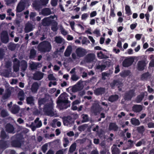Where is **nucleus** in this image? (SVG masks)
I'll return each mask as SVG.
<instances>
[{"label": "nucleus", "mask_w": 154, "mask_h": 154, "mask_svg": "<svg viewBox=\"0 0 154 154\" xmlns=\"http://www.w3.org/2000/svg\"><path fill=\"white\" fill-rule=\"evenodd\" d=\"M51 45L48 41H44L41 42L38 45V49L41 53L50 52L51 50Z\"/></svg>", "instance_id": "nucleus-1"}, {"label": "nucleus", "mask_w": 154, "mask_h": 154, "mask_svg": "<svg viewBox=\"0 0 154 154\" xmlns=\"http://www.w3.org/2000/svg\"><path fill=\"white\" fill-rule=\"evenodd\" d=\"M64 95L62 94L58 97L57 103L61 109H65L70 106L69 101L67 100H64Z\"/></svg>", "instance_id": "nucleus-2"}, {"label": "nucleus", "mask_w": 154, "mask_h": 154, "mask_svg": "<svg viewBox=\"0 0 154 154\" xmlns=\"http://www.w3.org/2000/svg\"><path fill=\"white\" fill-rule=\"evenodd\" d=\"M23 138V136L20 134H16L11 138V144H22Z\"/></svg>", "instance_id": "nucleus-3"}, {"label": "nucleus", "mask_w": 154, "mask_h": 154, "mask_svg": "<svg viewBox=\"0 0 154 154\" xmlns=\"http://www.w3.org/2000/svg\"><path fill=\"white\" fill-rule=\"evenodd\" d=\"M62 120L63 125L65 126H71L74 123L73 119L70 116L63 117L62 118Z\"/></svg>", "instance_id": "nucleus-4"}, {"label": "nucleus", "mask_w": 154, "mask_h": 154, "mask_svg": "<svg viewBox=\"0 0 154 154\" xmlns=\"http://www.w3.org/2000/svg\"><path fill=\"white\" fill-rule=\"evenodd\" d=\"M135 91L134 89H132L126 92L123 97L125 100H131L132 98L135 96Z\"/></svg>", "instance_id": "nucleus-5"}, {"label": "nucleus", "mask_w": 154, "mask_h": 154, "mask_svg": "<svg viewBox=\"0 0 154 154\" xmlns=\"http://www.w3.org/2000/svg\"><path fill=\"white\" fill-rule=\"evenodd\" d=\"M91 111L95 116L99 114L100 112V106L97 103H94L91 108Z\"/></svg>", "instance_id": "nucleus-6"}, {"label": "nucleus", "mask_w": 154, "mask_h": 154, "mask_svg": "<svg viewBox=\"0 0 154 154\" xmlns=\"http://www.w3.org/2000/svg\"><path fill=\"white\" fill-rule=\"evenodd\" d=\"M0 37L1 42L3 43H7L9 42V36L6 31L4 30L2 31Z\"/></svg>", "instance_id": "nucleus-7"}, {"label": "nucleus", "mask_w": 154, "mask_h": 154, "mask_svg": "<svg viewBox=\"0 0 154 154\" xmlns=\"http://www.w3.org/2000/svg\"><path fill=\"white\" fill-rule=\"evenodd\" d=\"M134 62V58L132 57L125 59L122 63L124 67H128L131 66Z\"/></svg>", "instance_id": "nucleus-8"}, {"label": "nucleus", "mask_w": 154, "mask_h": 154, "mask_svg": "<svg viewBox=\"0 0 154 154\" xmlns=\"http://www.w3.org/2000/svg\"><path fill=\"white\" fill-rule=\"evenodd\" d=\"M53 109V106L51 104L45 105L43 109L44 111L48 115L54 114V112L52 110Z\"/></svg>", "instance_id": "nucleus-9"}, {"label": "nucleus", "mask_w": 154, "mask_h": 154, "mask_svg": "<svg viewBox=\"0 0 154 154\" xmlns=\"http://www.w3.org/2000/svg\"><path fill=\"white\" fill-rule=\"evenodd\" d=\"M75 52L77 56L79 57H84L87 53L86 50L82 48H77Z\"/></svg>", "instance_id": "nucleus-10"}, {"label": "nucleus", "mask_w": 154, "mask_h": 154, "mask_svg": "<svg viewBox=\"0 0 154 154\" xmlns=\"http://www.w3.org/2000/svg\"><path fill=\"white\" fill-rule=\"evenodd\" d=\"M83 87L81 85V83L79 81L77 83L74 85L72 88L71 91L73 92H76L81 91L83 89Z\"/></svg>", "instance_id": "nucleus-11"}, {"label": "nucleus", "mask_w": 154, "mask_h": 154, "mask_svg": "<svg viewBox=\"0 0 154 154\" xmlns=\"http://www.w3.org/2000/svg\"><path fill=\"white\" fill-rule=\"evenodd\" d=\"M44 75V73L41 72L36 71L33 74V79L35 80H40L43 78Z\"/></svg>", "instance_id": "nucleus-12"}, {"label": "nucleus", "mask_w": 154, "mask_h": 154, "mask_svg": "<svg viewBox=\"0 0 154 154\" xmlns=\"http://www.w3.org/2000/svg\"><path fill=\"white\" fill-rule=\"evenodd\" d=\"M105 92V89L104 88L100 87L96 88L94 91V94L97 96L102 95Z\"/></svg>", "instance_id": "nucleus-13"}, {"label": "nucleus", "mask_w": 154, "mask_h": 154, "mask_svg": "<svg viewBox=\"0 0 154 154\" xmlns=\"http://www.w3.org/2000/svg\"><path fill=\"white\" fill-rule=\"evenodd\" d=\"M5 131L8 133H14V128L13 126L11 124L7 123L5 126Z\"/></svg>", "instance_id": "nucleus-14"}, {"label": "nucleus", "mask_w": 154, "mask_h": 154, "mask_svg": "<svg viewBox=\"0 0 154 154\" xmlns=\"http://www.w3.org/2000/svg\"><path fill=\"white\" fill-rule=\"evenodd\" d=\"M25 3L23 2H20L18 4L16 8V12H22L25 8Z\"/></svg>", "instance_id": "nucleus-15"}, {"label": "nucleus", "mask_w": 154, "mask_h": 154, "mask_svg": "<svg viewBox=\"0 0 154 154\" xmlns=\"http://www.w3.org/2000/svg\"><path fill=\"white\" fill-rule=\"evenodd\" d=\"M143 109V106L141 105L134 104L132 107L133 111L136 113H139Z\"/></svg>", "instance_id": "nucleus-16"}, {"label": "nucleus", "mask_w": 154, "mask_h": 154, "mask_svg": "<svg viewBox=\"0 0 154 154\" xmlns=\"http://www.w3.org/2000/svg\"><path fill=\"white\" fill-rule=\"evenodd\" d=\"M23 145H0V154H1L3 151L6 148L11 147L10 146L15 147L21 148Z\"/></svg>", "instance_id": "nucleus-17"}, {"label": "nucleus", "mask_w": 154, "mask_h": 154, "mask_svg": "<svg viewBox=\"0 0 154 154\" xmlns=\"http://www.w3.org/2000/svg\"><path fill=\"white\" fill-rule=\"evenodd\" d=\"M145 95H147V93L146 92L140 93V95L137 97L135 100L136 102L138 103H140L143 100Z\"/></svg>", "instance_id": "nucleus-18"}, {"label": "nucleus", "mask_w": 154, "mask_h": 154, "mask_svg": "<svg viewBox=\"0 0 154 154\" xmlns=\"http://www.w3.org/2000/svg\"><path fill=\"white\" fill-rule=\"evenodd\" d=\"M52 22V20H51L49 17H46L42 20V23L44 26H49L51 24Z\"/></svg>", "instance_id": "nucleus-19"}, {"label": "nucleus", "mask_w": 154, "mask_h": 154, "mask_svg": "<svg viewBox=\"0 0 154 154\" xmlns=\"http://www.w3.org/2000/svg\"><path fill=\"white\" fill-rule=\"evenodd\" d=\"M137 69L139 71H143L144 69L145 66V63L143 60H141L138 61L137 64Z\"/></svg>", "instance_id": "nucleus-20"}, {"label": "nucleus", "mask_w": 154, "mask_h": 154, "mask_svg": "<svg viewBox=\"0 0 154 154\" xmlns=\"http://www.w3.org/2000/svg\"><path fill=\"white\" fill-rule=\"evenodd\" d=\"M20 109V108L19 106L16 104L13 105L10 109L11 112L14 114H16L18 113Z\"/></svg>", "instance_id": "nucleus-21"}, {"label": "nucleus", "mask_w": 154, "mask_h": 154, "mask_svg": "<svg viewBox=\"0 0 154 154\" xmlns=\"http://www.w3.org/2000/svg\"><path fill=\"white\" fill-rule=\"evenodd\" d=\"M33 30L32 24L30 23H27L25 25L24 29L25 32L26 33H28L32 31Z\"/></svg>", "instance_id": "nucleus-22"}, {"label": "nucleus", "mask_w": 154, "mask_h": 154, "mask_svg": "<svg viewBox=\"0 0 154 154\" xmlns=\"http://www.w3.org/2000/svg\"><path fill=\"white\" fill-rule=\"evenodd\" d=\"M33 7L36 10H39L42 7V5L40 2L38 1H35L32 3Z\"/></svg>", "instance_id": "nucleus-23"}, {"label": "nucleus", "mask_w": 154, "mask_h": 154, "mask_svg": "<svg viewBox=\"0 0 154 154\" xmlns=\"http://www.w3.org/2000/svg\"><path fill=\"white\" fill-rule=\"evenodd\" d=\"M41 13L44 16H47L51 14V9L48 8H45L43 9L42 10Z\"/></svg>", "instance_id": "nucleus-24"}, {"label": "nucleus", "mask_w": 154, "mask_h": 154, "mask_svg": "<svg viewBox=\"0 0 154 154\" xmlns=\"http://www.w3.org/2000/svg\"><path fill=\"white\" fill-rule=\"evenodd\" d=\"M39 86L37 82H34L32 85L31 90L33 93H35L37 92L39 88Z\"/></svg>", "instance_id": "nucleus-25"}, {"label": "nucleus", "mask_w": 154, "mask_h": 154, "mask_svg": "<svg viewBox=\"0 0 154 154\" xmlns=\"http://www.w3.org/2000/svg\"><path fill=\"white\" fill-rule=\"evenodd\" d=\"M95 58L94 54L92 53L88 54L86 57L85 59L87 62H91L93 61Z\"/></svg>", "instance_id": "nucleus-26"}, {"label": "nucleus", "mask_w": 154, "mask_h": 154, "mask_svg": "<svg viewBox=\"0 0 154 154\" xmlns=\"http://www.w3.org/2000/svg\"><path fill=\"white\" fill-rule=\"evenodd\" d=\"M51 25V30L54 32H56L58 29L57 27V23L54 20H52Z\"/></svg>", "instance_id": "nucleus-27"}, {"label": "nucleus", "mask_w": 154, "mask_h": 154, "mask_svg": "<svg viewBox=\"0 0 154 154\" xmlns=\"http://www.w3.org/2000/svg\"><path fill=\"white\" fill-rule=\"evenodd\" d=\"M11 94V90L8 88L6 89L5 93L2 96V98L3 100H6L9 98Z\"/></svg>", "instance_id": "nucleus-28"}, {"label": "nucleus", "mask_w": 154, "mask_h": 154, "mask_svg": "<svg viewBox=\"0 0 154 154\" xmlns=\"http://www.w3.org/2000/svg\"><path fill=\"white\" fill-rule=\"evenodd\" d=\"M121 145H113V146H115L114 148L112 147V154H120V150L119 148L116 147L118 146V147H120Z\"/></svg>", "instance_id": "nucleus-29"}, {"label": "nucleus", "mask_w": 154, "mask_h": 154, "mask_svg": "<svg viewBox=\"0 0 154 154\" xmlns=\"http://www.w3.org/2000/svg\"><path fill=\"white\" fill-rule=\"evenodd\" d=\"M27 62L25 60H22L21 62V69L23 72L25 71L27 68Z\"/></svg>", "instance_id": "nucleus-30"}, {"label": "nucleus", "mask_w": 154, "mask_h": 154, "mask_svg": "<svg viewBox=\"0 0 154 154\" xmlns=\"http://www.w3.org/2000/svg\"><path fill=\"white\" fill-rule=\"evenodd\" d=\"M34 99L32 96H29L26 98V101L28 104H30L31 106L34 105Z\"/></svg>", "instance_id": "nucleus-31"}, {"label": "nucleus", "mask_w": 154, "mask_h": 154, "mask_svg": "<svg viewBox=\"0 0 154 154\" xmlns=\"http://www.w3.org/2000/svg\"><path fill=\"white\" fill-rule=\"evenodd\" d=\"M119 98V96L117 94L111 95L109 97L108 100L111 102H113L117 101Z\"/></svg>", "instance_id": "nucleus-32"}, {"label": "nucleus", "mask_w": 154, "mask_h": 154, "mask_svg": "<svg viewBox=\"0 0 154 154\" xmlns=\"http://www.w3.org/2000/svg\"><path fill=\"white\" fill-rule=\"evenodd\" d=\"M72 51V48L71 46H68L66 49L64 53L65 57H68L69 56Z\"/></svg>", "instance_id": "nucleus-33"}, {"label": "nucleus", "mask_w": 154, "mask_h": 154, "mask_svg": "<svg viewBox=\"0 0 154 154\" xmlns=\"http://www.w3.org/2000/svg\"><path fill=\"white\" fill-rule=\"evenodd\" d=\"M109 128L110 130H113L116 131L118 130V127L116 123H111L109 125Z\"/></svg>", "instance_id": "nucleus-34"}, {"label": "nucleus", "mask_w": 154, "mask_h": 154, "mask_svg": "<svg viewBox=\"0 0 154 154\" xmlns=\"http://www.w3.org/2000/svg\"><path fill=\"white\" fill-rule=\"evenodd\" d=\"M130 71L129 70H124L120 73V76L122 77H125L128 76L130 73Z\"/></svg>", "instance_id": "nucleus-35"}, {"label": "nucleus", "mask_w": 154, "mask_h": 154, "mask_svg": "<svg viewBox=\"0 0 154 154\" xmlns=\"http://www.w3.org/2000/svg\"><path fill=\"white\" fill-rule=\"evenodd\" d=\"M131 123L135 126L139 125L140 124L139 120L135 118H132L131 120Z\"/></svg>", "instance_id": "nucleus-36"}, {"label": "nucleus", "mask_w": 154, "mask_h": 154, "mask_svg": "<svg viewBox=\"0 0 154 154\" xmlns=\"http://www.w3.org/2000/svg\"><path fill=\"white\" fill-rule=\"evenodd\" d=\"M97 55V57L100 59H107L108 58L107 56L104 54L101 51L98 52Z\"/></svg>", "instance_id": "nucleus-37"}, {"label": "nucleus", "mask_w": 154, "mask_h": 154, "mask_svg": "<svg viewBox=\"0 0 154 154\" xmlns=\"http://www.w3.org/2000/svg\"><path fill=\"white\" fill-rule=\"evenodd\" d=\"M137 130L138 133L141 134H143L145 130L144 127L142 125L137 127Z\"/></svg>", "instance_id": "nucleus-38"}, {"label": "nucleus", "mask_w": 154, "mask_h": 154, "mask_svg": "<svg viewBox=\"0 0 154 154\" xmlns=\"http://www.w3.org/2000/svg\"><path fill=\"white\" fill-rule=\"evenodd\" d=\"M16 47V45L14 43L10 42L8 46V48L11 51H13L15 50Z\"/></svg>", "instance_id": "nucleus-39"}, {"label": "nucleus", "mask_w": 154, "mask_h": 154, "mask_svg": "<svg viewBox=\"0 0 154 154\" xmlns=\"http://www.w3.org/2000/svg\"><path fill=\"white\" fill-rule=\"evenodd\" d=\"M149 76L150 75L149 72H145L141 75V79L142 80H147Z\"/></svg>", "instance_id": "nucleus-40"}, {"label": "nucleus", "mask_w": 154, "mask_h": 154, "mask_svg": "<svg viewBox=\"0 0 154 154\" xmlns=\"http://www.w3.org/2000/svg\"><path fill=\"white\" fill-rule=\"evenodd\" d=\"M125 14L128 16H130L132 14L130 7L128 5L125 6Z\"/></svg>", "instance_id": "nucleus-41"}, {"label": "nucleus", "mask_w": 154, "mask_h": 154, "mask_svg": "<svg viewBox=\"0 0 154 154\" xmlns=\"http://www.w3.org/2000/svg\"><path fill=\"white\" fill-rule=\"evenodd\" d=\"M36 54V51L34 49H32L30 51L29 58L30 59H33L35 57Z\"/></svg>", "instance_id": "nucleus-42"}, {"label": "nucleus", "mask_w": 154, "mask_h": 154, "mask_svg": "<svg viewBox=\"0 0 154 154\" xmlns=\"http://www.w3.org/2000/svg\"><path fill=\"white\" fill-rule=\"evenodd\" d=\"M8 137V135L6 134L5 131L4 130H2L1 131V132L0 137L2 139H5L7 137Z\"/></svg>", "instance_id": "nucleus-43"}, {"label": "nucleus", "mask_w": 154, "mask_h": 154, "mask_svg": "<svg viewBox=\"0 0 154 154\" xmlns=\"http://www.w3.org/2000/svg\"><path fill=\"white\" fill-rule=\"evenodd\" d=\"M18 98L20 101H23L24 98V93L23 91L20 92L18 94Z\"/></svg>", "instance_id": "nucleus-44"}, {"label": "nucleus", "mask_w": 154, "mask_h": 154, "mask_svg": "<svg viewBox=\"0 0 154 154\" xmlns=\"http://www.w3.org/2000/svg\"><path fill=\"white\" fill-rule=\"evenodd\" d=\"M20 64L19 63L14 64L13 66L14 70L15 72H18L19 70Z\"/></svg>", "instance_id": "nucleus-45"}, {"label": "nucleus", "mask_w": 154, "mask_h": 154, "mask_svg": "<svg viewBox=\"0 0 154 154\" xmlns=\"http://www.w3.org/2000/svg\"><path fill=\"white\" fill-rule=\"evenodd\" d=\"M79 79V77L78 76H77L76 73H74L71 75V79L73 81H77Z\"/></svg>", "instance_id": "nucleus-46"}, {"label": "nucleus", "mask_w": 154, "mask_h": 154, "mask_svg": "<svg viewBox=\"0 0 154 154\" xmlns=\"http://www.w3.org/2000/svg\"><path fill=\"white\" fill-rule=\"evenodd\" d=\"M1 115L2 117H5L8 116L7 112L5 109H3L1 111Z\"/></svg>", "instance_id": "nucleus-47"}, {"label": "nucleus", "mask_w": 154, "mask_h": 154, "mask_svg": "<svg viewBox=\"0 0 154 154\" xmlns=\"http://www.w3.org/2000/svg\"><path fill=\"white\" fill-rule=\"evenodd\" d=\"M55 42L58 44H61L62 42V39L60 37L56 36L55 38Z\"/></svg>", "instance_id": "nucleus-48"}, {"label": "nucleus", "mask_w": 154, "mask_h": 154, "mask_svg": "<svg viewBox=\"0 0 154 154\" xmlns=\"http://www.w3.org/2000/svg\"><path fill=\"white\" fill-rule=\"evenodd\" d=\"M5 54L4 49L2 48H0V60L3 58Z\"/></svg>", "instance_id": "nucleus-49"}, {"label": "nucleus", "mask_w": 154, "mask_h": 154, "mask_svg": "<svg viewBox=\"0 0 154 154\" xmlns=\"http://www.w3.org/2000/svg\"><path fill=\"white\" fill-rule=\"evenodd\" d=\"M106 67V65L104 64L98 65L97 66V69H100L101 71H103L105 69Z\"/></svg>", "instance_id": "nucleus-50"}, {"label": "nucleus", "mask_w": 154, "mask_h": 154, "mask_svg": "<svg viewBox=\"0 0 154 154\" xmlns=\"http://www.w3.org/2000/svg\"><path fill=\"white\" fill-rule=\"evenodd\" d=\"M76 145H71L69 148V152L70 153H72L74 151L76 148Z\"/></svg>", "instance_id": "nucleus-51"}, {"label": "nucleus", "mask_w": 154, "mask_h": 154, "mask_svg": "<svg viewBox=\"0 0 154 154\" xmlns=\"http://www.w3.org/2000/svg\"><path fill=\"white\" fill-rule=\"evenodd\" d=\"M45 100L44 98H41L38 100V104L40 106L42 104H44L45 102Z\"/></svg>", "instance_id": "nucleus-52"}, {"label": "nucleus", "mask_w": 154, "mask_h": 154, "mask_svg": "<svg viewBox=\"0 0 154 154\" xmlns=\"http://www.w3.org/2000/svg\"><path fill=\"white\" fill-rule=\"evenodd\" d=\"M38 66V64L33 63L30 64V67L32 70H34L37 69Z\"/></svg>", "instance_id": "nucleus-53"}, {"label": "nucleus", "mask_w": 154, "mask_h": 154, "mask_svg": "<svg viewBox=\"0 0 154 154\" xmlns=\"http://www.w3.org/2000/svg\"><path fill=\"white\" fill-rule=\"evenodd\" d=\"M83 119V122H87L88 121L89 119L88 117V116L87 114H85L83 115V116L82 117Z\"/></svg>", "instance_id": "nucleus-54"}, {"label": "nucleus", "mask_w": 154, "mask_h": 154, "mask_svg": "<svg viewBox=\"0 0 154 154\" xmlns=\"http://www.w3.org/2000/svg\"><path fill=\"white\" fill-rule=\"evenodd\" d=\"M116 16V14L114 12V10L113 8H111L110 9V17H114Z\"/></svg>", "instance_id": "nucleus-55"}, {"label": "nucleus", "mask_w": 154, "mask_h": 154, "mask_svg": "<svg viewBox=\"0 0 154 154\" xmlns=\"http://www.w3.org/2000/svg\"><path fill=\"white\" fill-rule=\"evenodd\" d=\"M100 154H110V153L108 149H105L100 151Z\"/></svg>", "instance_id": "nucleus-56"}, {"label": "nucleus", "mask_w": 154, "mask_h": 154, "mask_svg": "<svg viewBox=\"0 0 154 154\" xmlns=\"http://www.w3.org/2000/svg\"><path fill=\"white\" fill-rule=\"evenodd\" d=\"M86 126L85 125H82L78 127V130L80 131H84L85 130Z\"/></svg>", "instance_id": "nucleus-57"}, {"label": "nucleus", "mask_w": 154, "mask_h": 154, "mask_svg": "<svg viewBox=\"0 0 154 154\" xmlns=\"http://www.w3.org/2000/svg\"><path fill=\"white\" fill-rule=\"evenodd\" d=\"M58 1V0H51V5L53 7L56 6L57 4Z\"/></svg>", "instance_id": "nucleus-58"}, {"label": "nucleus", "mask_w": 154, "mask_h": 154, "mask_svg": "<svg viewBox=\"0 0 154 154\" xmlns=\"http://www.w3.org/2000/svg\"><path fill=\"white\" fill-rule=\"evenodd\" d=\"M90 43V41L87 39V38L86 37H84L82 41V44H85L86 43Z\"/></svg>", "instance_id": "nucleus-59"}, {"label": "nucleus", "mask_w": 154, "mask_h": 154, "mask_svg": "<svg viewBox=\"0 0 154 154\" xmlns=\"http://www.w3.org/2000/svg\"><path fill=\"white\" fill-rule=\"evenodd\" d=\"M48 145H43L42 147V149L43 153H45L48 149Z\"/></svg>", "instance_id": "nucleus-60"}, {"label": "nucleus", "mask_w": 154, "mask_h": 154, "mask_svg": "<svg viewBox=\"0 0 154 154\" xmlns=\"http://www.w3.org/2000/svg\"><path fill=\"white\" fill-rule=\"evenodd\" d=\"M49 0H40V3L42 5L45 6L48 3Z\"/></svg>", "instance_id": "nucleus-61"}, {"label": "nucleus", "mask_w": 154, "mask_h": 154, "mask_svg": "<svg viewBox=\"0 0 154 154\" xmlns=\"http://www.w3.org/2000/svg\"><path fill=\"white\" fill-rule=\"evenodd\" d=\"M117 80H114L113 82L110 83V86L112 88H113L116 85H117Z\"/></svg>", "instance_id": "nucleus-62"}, {"label": "nucleus", "mask_w": 154, "mask_h": 154, "mask_svg": "<svg viewBox=\"0 0 154 154\" xmlns=\"http://www.w3.org/2000/svg\"><path fill=\"white\" fill-rule=\"evenodd\" d=\"M134 145H124L123 149L126 150L128 149H130L133 147Z\"/></svg>", "instance_id": "nucleus-63"}, {"label": "nucleus", "mask_w": 154, "mask_h": 154, "mask_svg": "<svg viewBox=\"0 0 154 154\" xmlns=\"http://www.w3.org/2000/svg\"><path fill=\"white\" fill-rule=\"evenodd\" d=\"M7 13L8 14V15L9 16L11 15L13 17L14 16V14L12 12V9H8L7 10Z\"/></svg>", "instance_id": "nucleus-64"}]
</instances>
